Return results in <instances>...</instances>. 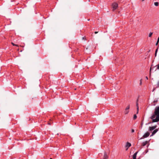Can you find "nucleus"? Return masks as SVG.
I'll use <instances>...</instances> for the list:
<instances>
[{"instance_id":"obj_1","label":"nucleus","mask_w":159,"mask_h":159,"mask_svg":"<svg viewBox=\"0 0 159 159\" xmlns=\"http://www.w3.org/2000/svg\"><path fill=\"white\" fill-rule=\"evenodd\" d=\"M152 120V122H157L159 121V107H157L155 109L154 114L150 117Z\"/></svg>"},{"instance_id":"obj_2","label":"nucleus","mask_w":159,"mask_h":159,"mask_svg":"<svg viewBox=\"0 0 159 159\" xmlns=\"http://www.w3.org/2000/svg\"><path fill=\"white\" fill-rule=\"evenodd\" d=\"M118 4L116 3H114L112 4V10L113 11L115 10L118 7Z\"/></svg>"},{"instance_id":"obj_3","label":"nucleus","mask_w":159,"mask_h":159,"mask_svg":"<svg viewBox=\"0 0 159 159\" xmlns=\"http://www.w3.org/2000/svg\"><path fill=\"white\" fill-rule=\"evenodd\" d=\"M149 133L148 132H147L143 135V137L141 138L140 139H141L143 138H147L149 136Z\"/></svg>"},{"instance_id":"obj_4","label":"nucleus","mask_w":159,"mask_h":159,"mask_svg":"<svg viewBox=\"0 0 159 159\" xmlns=\"http://www.w3.org/2000/svg\"><path fill=\"white\" fill-rule=\"evenodd\" d=\"M108 156L106 152H104V155L103 157H101V159H108Z\"/></svg>"},{"instance_id":"obj_5","label":"nucleus","mask_w":159,"mask_h":159,"mask_svg":"<svg viewBox=\"0 0 159 159\" xmlns=\"http://www.w3.org/2000/svg\"><path fill=\"white\" fill-rule=\"evenodd\" d=\"M157 126L155 125L152 127H149V131H152L154 129H155L157 127Z\"/></svg>"},{"instance_id":"obj_6","label":"nucleus","mask_w":159,"mask_h":159,"mask_svg":"<svg viewBox=\"0 0 159 159\" xmlns=\"http://www.w3.org/2000/svg\"><path fill=\"white\" fill-rule=\"evenodd\" d=\"M158 129H156L154 130L152 132V134L150 136H153L158 131Z\"/></svg>"},{"instance_id":"obj_7","label":"nucleus","mask_w":159,"mask_h":159,"mask_svg":"<svg viewBox=\"0 0 159 159\" xmlns=\"http://www.w3.org/2000/svg\"><path fill=\"white\" fill-rule=\"evenodd\" d=\"M131 146V144L130 143L127 142L125 146V147L127 148L126 150L128 149V148Z\"/></svg>"},{"instance_id":"obj_8","label":"nucleus","mask_w":159,"mask_h":159,"mask_svg":"<svg viewBox=\"0 0 159 159\" xmlns=\"http://www.w3.org/2000/svg\"><path fill=\"white\" fill-rule=\"evenodd\" d=\"M138 153V152H137L133 154V159H136V156Z\"/></svg>"},{"instance_id":"obj_9","label":"nucleus","mask_w":159,"mask_h":159,"mask_svg":"<svg viewBox=\"0 0 159 159\" xmlns=\"http://www.w3.org/2000/svg\"><path fill=\"white\" fill-rule=\"evenodd\" d=\"M138 105V100H137V102H136V106H137V113H138V111L139 110V107Z\"/></svg>"},{"instance_id":"obj_10","label":"nucleus","mask_w":159,"mask_h":159,"mask_svg":"<svg viewBox=\"0 0 159 159\" xmlns=\"http://www.w3.org/2000/svg\"><path fill=\"white\" fill-rule=\"evenodd\" d=\"M129 112V110H126V109H125V110L124 111V113L125 114H127Z\"/></svg>"},{"instance_id":"obj_11","label":"nucleus","mask_w":159,"mask_h":159,"mask_svg":"<svg viewBox=\"0 0 159 159\" xmlns=\"http://www.w3.org/2000/svg\"><path fill=\"white\" fill-rule=\"evenodd\" d=\"M154 5L156 6H157L159 5V3L158 2H154Z\"/></svg>"},{"instance_id":"obj_12","label":"nucleus","mask_w":159,"mask_h":159,"mask_svg":"<svg viewBox=\"0 0 159 159\" xmlns=\"http://www.w3.org/2000/svg\"><path fill=\"white\" fill-rule=\"evenodd\" d=\"M130 106L129 105H128L126 108L125 109L126 110H129V109Z\"/></svg>"},{"instance_id":"obj_13","label":"nucleus","mask_w":159,"mask_h":159,"mask_svg":"<svg viewBox=\"0 0 159 159\" xmlns=\"http://www.w3.org/2000/svg\"><path fill=\"white\" fill-rule=\"evenodd\" d=\"M147 141H145V142H143V146H145L147 144Z\"/></svg>"},{"instance_id":"obj_14","label":"nucleus","mask_w":159,"mask_h":159,"mask_svg":"<svg viewBox=\"0 0 159 159\" xmlns=\"http://www.w3.org/2000/svg\"><path fill=\"white\" fill-rule=\"evenodd\" d=\"M153 33L152 32H151L149 34V37H151Z\"/></svg>"},{"instance_id":"obj_15","label":"nucleus","mask_w":159,"mask_h":159,"mask_svg":"<svg viewBox=\"0 0 159 159\" xmlns=\"http://www.w3.org/2000/svg\"><path fill=\"white\" fill-rule=\"evenodd\" d=\"M157 88H159V81H158L157 83Z\"/></svg>"},{"instance_id":"obj_16","label":"nucleus","mask_w":159,"mask_h":159,"mask_svg":"<svg viewBox=\"0 0 159 159\" xmlns=\"http://www.w3.org/2000/svg\"><path fill=\"white\" fill-rule=\"evenodd\" d=\"M136 118H137V116H136V114L134 115V118H133L134 119V120H135Z\"/></svg>"},{"instance_id":"obj_17","label":"nucleus","mask_w":159,"mask_h":159,"mask_svg":"<svg viewBox=\"0 0 159 159\" xmlns=\"http://www.w3.org/2000/svg\"><path fill=\"white\" fill-rule=\"evenodd\" d=\"M11 44H12L13 46H17V47H18V45H16V44H14L13 43H12H12H11Z\"/></svg>"},{"instance_id":"obj_18","label":"nucleus","mask_w":159,"mask_h":159,"mask_svg":"<svg viewBox=\"0 0 159 159\" xmlns=\"http://www.w3.org/2000/svg\"><path fill=\"white\" fill-rule=\"evenodd\" d=\"M142 84V79H141V80H140V85H141Z\"/></svg>"},{"instance_id":"obj_19","label":"nucleus","mask_w":159,"mask_h":159,"mask_svg":"<svg viewBox=\"0 0 159 159\" xmlns=\"http://www.w3.org/2000/svg\"><path fill=\"white\" fill-rule=\"evenodd\" d=\"M158 48L156 49V50L155 51V53H157V51H158Z\"/></svg>"},{"instance_id":"obj_20","label":"nucleus","mask_w":159,"mask_h":159,"mask_svg":"<svg viewBox=\"0 0 159 159\" xmlns=\"http://www.w3.org/2000/svg\"><path fill=\"white\" fill-rule=\"evenodd\" d=\"M134 132V129H132L131 130V132H132V133H133V132Z\"/></svg>"},{"instance_id":"obj_21","label":"nucleus","mask_w":159,"mask_h":159,"mask_svg":"<svg viewBox=\"0 0 159 159\" xmlns=\"http://www.w3.org/2000/svg\"><path fill=\"white\" fill-rule=\"evenodd\" d=\"M157 53H155V57H156V56L157 55Z\"/></svg>"},{"instance_id":"obj_22","label":"nucleus","mask_w":159,"mask_h":159,"mask_svg":"<svg viewBox=\"0 0 159 159\" xmlns=\"http://www.w3.org/2000/svg\"><path fill=\"white\" fill-rule=\"evenodd\" d=\"M101 155H102V154L100 153V154H99V156H100V157H101Z\"/></svg>"},{"instance_id":"obj_23","label":"nucleus","mask_w":159,"mask_h":159,"mask_svg":"<svg viewBox=\"0 0 159 159\" xmlns=\"http://www.w3.org/2000/svg\"><path fill=\"white\" fill-rule=\"evenodd\" d=\"M98 33V32L95 31V34H96Z\"/></svg>"},{"instance_id":"obj_24","label":"nucleus","mask_w":159,"mask_h":159,"mask_svg":"<svg viewBox=\"0 0 159 159\" xmlns=\"http://www.w3.org/2000/svg\"><path fill=\"white\" fill-rule=\"evenodd\" d=\"M158 43H157H157H156V45H158Z\"/></svg>"},{"instance_id":"obj_25","label":"nucleus","mask_w":159,"mask_h":159,"mask_svg":"<svg viewBox=\"0 0 159 159\" xmlns=\"http://www.w3.org/2000/svg\"><path fill=\"white\" fill-rule=\"evenodd\" d=\"M155 89V88H154L152 90V91L153 92L154 91Z\"/></svg>"},{"instance_id":"obj_26","label":"nucleus","mask_w":159,"mask_h":159,"mask_svg":"<svg viewBox=\"0 0 159 159\" xmlns=\"http://www.w3.org/2000/svg\"><path fill=\"white\" fill-rule=\"evenodd\" d=\"M146 78L147 80H148V77L147 76L146 77Z\"/></svg>"},{"instance_id":"obj_27","label":"nucleus","mask_w":159,"mask_h":159,"mask_svg":"<svg viewBox=\"0 0 159 159\" xmlns=\"http://www.w3.org/2000/svg\"><path fill=\"white\" fill-rule=\"evenodd\" d=\"M151 70H152V68H151V67L150 68V71H151Z\"/></svg>"},{"instance_id":"obj_28","label":"nucleus","mask_w":159,"mask_h":159,"mask_svg":"<svg viewBox=\"0 0 159 159\" xmlns=\"http://www.w3.org/2000/svg\"><path fill=\"white\" fill-rule=\"evenodd\" d=\"M157 40L159 41V37L157 39Z\"/></svg>"},{"instance_id":"obj_29","label":"nucleus","mask_w":159,"mask_h":159,"mask_svg":"<svg viewBox=\"0 0 159 159\" xmlns=\"http://www.w3.org/2000/svg\"><path fill=\"white\" fill-rule=\"evenodd\" d=\"M159 42V41H158V40H157V43H158Z\"/></svg>"},{"instance_id":"obj_30","label":"nucleus","mask_w":159,"mask_h":159,"mask_svg":"<svg viewBox=\"0 0 159 159\" xmlns=\"http://www.w3.org/2000/svg\"><path fill=\"white\" fill-rule=\"evenodd\" d=\"M48 124L49 125H51V124H50V123H48Z\"/></svg>"},{"instance_id":"obj_31","label":"nucleus","mask_w":159,"mask_h":159,"mask_svg":"<svg viewBox=\"0 0 159 159\" xmlns=\"http://www.w3.org/2000/svg\"><path fill=\"white\" fill-rule=\"evenodd\" d=\"M142 1H144L145 0H142Z\"/></svg>"},{"instance_id":"obj_32","label":"nucleus","mask_w":159,"mask_h":159,"mask_svg":"<svg viewBox=\"0 0 159 159\" xmlns=\"http://www.w3.org/2000/svg\"><path fill=\"white\" fill-rule=\"evenodd\" d=\"M50 159H52V158H50Z\"/></svg>"}]
</instances>
